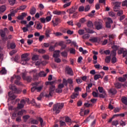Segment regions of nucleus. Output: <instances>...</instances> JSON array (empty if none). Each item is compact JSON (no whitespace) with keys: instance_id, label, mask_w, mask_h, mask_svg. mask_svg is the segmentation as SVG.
<instances>
[{"instance_id":"44","label":"nucleus","mask_w":127,"mask_h":127,"mask_svg":"<svg viewBox=\"0 0 127 127\" xmlns=\"http://www.w3.org/2000/svg\"><path fill=\"white\" fill-rule=\"evenodd\" d=\"M63 91V90H62V89L59 88V87L56 89V92L58 93V94L62 93Z\"/></svg>"},{"instance_id":"3","label":"nucleus","mask_w":127,"mask_h":127,"mask_svg":"<svg viewBox=\"0 0 127 127\" xmlns=\"http://www.w3.org/2000/svg\"><path fill=\"white\" fill-rule=\"evenodd\" d=\"M55 90H56V88H55V85H52L49 87V94H46L45 95V97L46 98H50L53 96V94H54V92H55Z\"/></svg>"},{"instance_id":"24","label":"nucleus","mask_w":127,"mask_h":127,"mask_svg":"<svg viewBox=\"0 0 127 127\" xmlns=\"http://www.w3.org/2000/svg\"><path fill=\"white\" fill-rule=\"evenodd\" d=\"M100 78H103V76L102 77V75L100 74H96L94 77V79L95 81L98 80V79H100Z\"/></svg>"},{"instance_id":"55","label":"nucleus","mask_w":127,"mask_h":127,"mask_svg":"<svg viewBox=\"0 0 127 127\" xmlns=\"http://www.w3.org/2000/svg\"><path fill=\"white\" fill-rule=\"evenodd\" d=\"M60 127H64V126H66V123L64 122L61 121H60Z\"/></svg>"},{"instance_id":"48","label":"nucleus","mask_w":127,"mask_h":127,"mask_svg":"<svg viewBox=\"0 0 127 127\" xmlns=\"http://www.w3.org/2000/svg\"><path fill=\"white\" fill-rule=\"evenodd\" d=\"M86 31L87 32V33H90V34L95 33V31H94V30H91L90 29H86Z\"/></svg>"},{"instance_id":"47","label":"nucleus","mask_w":127,"mask_h":127,"mask_svg":"<svg viewBox=\"0 0 127 127\" xmlns=\"http://www.w3.org/2000/svg\"><path fill=\"white\" fill-rule=\"evenodd\" d=\"M40 20L42 23H45L46 22V19L44 17L40 18Z\"/></svg>"},{"instance_id":"34","label":"nucleus","mask_w":127,"mask_h":127,"mask_svg":"<svg viewBox=\"0 0 127 127\" xmlns=\"http://www.w3.org/2000/svg\"><path fill=\"white\" fill-rule=\"evenodd\" d=\"M90 8H91V6H90L89 5H87L85 6L84 8V11H85V12H87V11H89Z\"/></svg>"},{"instance_id":"49","label":"nucleus","mask_w":127,"mask_h":127,"mask_svg":"<svg viewBox=\"0 0 127 127\" xmlns=\"http://www.w3.org/2000/svg\"><path fill=\"white\" fill-rule=\"evenodd\" d=\"M38 52H39V53H41L42 54H44V53H45V52H46V51H45V50L44 49H39L38 51Z\"/></svg>"},{"instance_id":"7","label":"nucleus","mask_w":127,"mask_h":127,"mask_svg":"<svg viewBox=\"0 0 127 127\" xmlns=\"http://www.w3.org/2000/svg\"><path fill=\"white\" fill-rule=\"evenodd\" d=\"M38 83L37 82H34L32 83V86H36V90H37V92H41V90L43 89V85H42L40 86H38Z\"/></svg>"},{"instance_id":"20","label":"nucleus","mask_w":127,"mask_h":127,"mask_svg":"<svg viewBox=\"0 0 127 127\" xmlns=\"http://www.w3.org/2000/svg\"><path fill=\"white\" fill-rule=\"evenodd\" d=\"M6 9V8L5 7V6L2 5L0 7V13H2V12H4Z\"/></svg>"},{"instance_id":"6","label":"nucleus","mask_w":127,"mask_h":127,"mask_svg":"<svg viewBox=\"0 0 127 127\" xmlns=\"http://www.w3.org/2000/svg\"><path fill=\"white\" fill-rule=\"evenodd\" d=\"M9 88L10 90H12V91H14L15 93H17V94H19L20 93H21V90L17 89V88H16V86H15L10 85L9 86Z\"/></svg>"},{"instance_id":"28","label":"nucleus","mask_w":127,"mask_h":127,"mask_svg":"<svg viewBox=\"0 0 127 127\" xmlns=\"http://www.w3.org/2000/svg\"><path fill=\"white\" fill-rule=\"evenodd\" d=\"M87 26L88 27H90V28H92V27H93L94 25L93 24V22H92V21H89L87 22Z\"/></svg>"},{"instance_id":"8","label":"nucleus","mask_w":127,"mask_h":127,"mask_svg":"<svg viewBox=\"0 0 127 127\" xmlns=\"http://www.w3.org/2000/svg\"><path fill=\"white\" fill-rule=\"evenodd\" d=\"M25 100L22 99L20 101V103L18 104L17 109L20 110V109H22L24 107V105H25Z\"/></svg>"},{"instance_id":"61","label":"nucleus","mask_w":127,"mask_h":127,"mask_svg":"<svg viewBox=\"0 0 127 127\" xmlns=\"http://www.w3.org/2000/svg\"><path fill=\"white\" fill-rule=\"evenodd\" d=\"M67 83L70 85H72V84H73V79L71 78H68L67 79Z\"/></svg>"},{"instance_id":"64","label":"nucleus","mask_w":127,"mask_h":127,"mask_svg":"<svg viewBox=\"0 0 127 127\" xmlns=\"http://www.w3.org/2000/svg\"><path fill=\"white\" fill-rule=\"evenodd\" d=\"M94 67L96 68V69H100V68H102V66H101V65L99 64L94 65Z\"/></svg>"},{"instance_id":"5","label":"nucleus","mask_w":127,"mask_h":127,"mask_svg":"<svg viewBox=\"0 0 127 127\" xmlns=\"http://www.w3.org/2000/svg\"><path fill=\"white\" fill-rule=\"evenodd\" d=\"M65 73H67V75L70 76H73L74 72H73V69L69 66H66L65 67Z\"/></svg>"},{"instance_id":"17","label":"nucleus","mask_w":127,"mask_h":127,"mask_svg":"<svg viewBox=\"0 0 127 127\" xmlns=\"http://www.w3.org/2000/svg\"><path fill=\"white\" fill-rule=\"evenodd\" d=\"M30 13L31 15H33L36 13V9L34 7H32L30 10Z\"/></svg>"},{"instance_id":"57","label":"nucleus","mask_w":127,"mask_h":127,"mask_svg":"<svg viewBox=\"0 0 127 127\" xmlns=\"http://www.w3.org/2000/svg\"><path fill=\"white\" fill-rule=\"evenodd\" d=\"M65 122L66 123H71L72 120L68 117H65Z\"/></svg>"},{"instance_id":"11","label":"nucleus","mask_w":127,"mask_h":127,"mask_svg":"<svg viewBox=\"0 0 127 127\" xmlns=\"http://www.w3.org/2000/svg\"><path fill=\"white\" fill-rule=\"evenodd\" d=\"M53 13L54 14H56L57 15H61V14H65L66 12L56 10L53 11Z\"/></svg>"},{"instance_id":"27","label":"nucleus","mask_w":127,"mask_h":127,"mask_svg":"<svg viewBox=\"0 0 127 127\" xmlns=\"http://www.w3.org/2000/svg\"><path fill=\"white\" fill-rule=\"evenodd\" d=\"M50 33V30L49 29H47L45 32V35L46 37L48 38L50 37V35H49Z\"/></svg>"},{"instance_id":"33","label":"nucleus","mask_w":127,"mask_h":127,"mask_svg":"<svg viewBox=\"0 0 127 127\" xmlns=\"http://www.w3.org/2000/svg\"><path fill=\"white\" fill-rule=\"evenodd\" d=\"M89 38H90V35L88 34H84L82 36L83 39H89Z\"/></svg>"},{"instance_id":"21","label":"nucleus","mask_w":127,"mask_h":127,"mask_svg":"<svg viewBox=\"0 0 127 127\" xmlns=\"http://www.w3.org/2000/svg\"><path fill=\"white\" fill-rule=\"evenodd\" d=\"M8 96H9L10 99L11 100H14V99H16V96L13 94H10V92H8Z\"/></svg>"},{"instance_id":"1","label":"nucleus","mask_w":127,"mask_h":127,"mask_svg":"<svg viewBox=\"0 0 127 127\" xmlns=\"http://www.w3.org/2000/svg\"><path fill=\"white\" fill-rule=\"evenodd\" d=\"M64 107V103H57L54 105L53 111L56 112V114H59L60 113V110H62Z\"/></svg>"},{"instance_id":"62","label":"nucleus","mask_w":127,"mask_h":127,"mask_svg":"<svg viewBox=\"0 0 127 127\" xmlns=\"http://www.w3.org/2000/svg\"><path fill=\"white\" fill-rule=\"evenodd\" d=\"M92 96H93V97H94V98H98V93H97L95 91H93Z\"/></svg>"},{"instance_id":"4","label":"nucleus","mask_w":127,"mask_h":127,"mask_svg":"<svg viewBox=\"0 0 127 127\" xmlns=\"http://www.w3.org/2000/svg\"><path fill=\"white\" fill-rule=\"evenodd\" d=\"M22 75L23 80L27 81V82H28L29 83H30V82H31V80H32V77H31V76H26V73L25 72L22 73Z\"/></svg>"},{"instance_id":"10","label":"nucleus","mask_w":127,"mask_h":127,"mask_svg":"<svg viewBox=\"0 0 127 127\" xmlns=\"http://www.w3.org/2000/svg\"><path fill=\"white\" fill-rule=\"evenodd\" d=\"M121 8V3L119 2H115V5L114 7V11H119Z\"/></svg>"},{"instance_id":"18","label":"nucleus","mask_w":127,"mask_h":127,"mask_svg":"<svg viewBox=\"0 0 127 127\" xmlns=\"http://www.w3.org/2000/svg\"><path fill=\"white\" fill-rule=\"evenodd\" d=\"M122 102L124 104V105H126V106H127V98L123 96L122 99H121Z\"/></svg>"},{"instance_id":"13","label":"nucleus","mask_w":127,"mask_h":127,"mask_svg":"<svg viewBox=\"0 0 127 127\" xmlns=\"http://www.w3.org/2000/svg\"><path fill=\"white\" fill-rule=\"evenodd\" d=\"M117 90L115 88H111L110 89L108 90V93L109 95H116L117 94Z\"/></svg>"},{"instance_id":"46","label":"nucleus","mask_w":127,"mask_h":127,"mask_svg":"<svg viewBox=\"0 0 127 127\" xmlns=\"http://www.w3.org/2000/svg\"><path fill=\"white\" fill-rule=\"evenodd\" d=\"M119 125V121L118 120H115L112 122V126H115L117 127Z\"/></svg>"},{"instance_id":"23","label":"nucleus","mask_w":127,"mask_h":127,"mask_svg":"<svg viewBox=\"0 0 127 127\" xmlns=\"http://www.w3.org/2000/svg\"><path fill=\"white\" fill-rule=\"evenodd\" d=\"M114 85L117 89H121V88H122V84L120 82H116Z\"/></svg>"},{"instance_id":"50","label":"nucleus","mask_w":127,"mask_h":127,"mask_svg":"<svg viewBox=\"0 0 127 127\" xmlns=\"http://www.w3.org/2000/svg\"><path fill=\"white\" fill-rule=\"evenodd\" d=\"M16 47V45H15V43H12L10 44V48L11 49H14Z\"/></svg>"},{"instance_id":"12","label":"nucleus","mask_w":127,"mask_h":127,"mask_svg":"<svg viewBox=\"0 0 127 127\" xmlns=\"http://www.w3.org/2000/svg\"><path fill=\"white\" fill-rule=\"evenodd\" d=\"M95 27L97 30H100L103 28V24L100 22H98L95 24Z\"/></svg>"},{"instance_id":"36","label":"nucleus","mask_w":127,"mask_h":127,"mask_svg":"<svg viewBox=\"0 0 127 127\" xmlns=\"http://www.w3.org/2000/svg\"><path fill=\"white\" fill-rule=\"evenodd\" d=\"M78 33L79 35H83V34L85 33V30L83 29H80L78 30Z\"/></svg>"},{"instance_id":"42","label":"nucleus","mask_w":127,"mask_h":127,"mask_svg":"<svg viewBox=\"0 0 127 127\" xmlns=\"http://www.w3.org/2000/svg\"><path fill=\"white\" fill-rule=\"evenodd\" d=\"M52 16H48L46 17V22H49L51 20Z\"/></svg>"},{"instance_id":"26","label":"nucleus","mask_w":127,"mask_h":127,"mask_svg":"<svg viewBox=\"0 0 127 127\" xmlns=\"http://www.w3.org/2000/svg\"><path fill=\"white\" fill-rule=\"evenodd\" d=\"M39 76H40V77H46V73H45L44 71H42L39 72Z\"/></svg>"},{"instance_id":"43","label":"nucleus","mask_w":127,"mask_h":127,"mask_svg":"<svg viewBox=\"0 0 127 127\" xmlns=\"http://www.w3.org/2000/svg\"><path fill=\"white\" fill-rule=\"evenodd\" d=\"M69 52L71 54H75L76 53V50L73 48H70Z\"/></svg>"},{"instance_id":"52","label":"nucleus","mask_w":127,"mask_h":127,"mask_svg":"<svg viewBox=\"0 0 127 127\" xmlns=\"http://www.w3.org/2000/svg\"><path fill=\"white\" fill-rule=\"evenodd\" d=\"M56 47V45H55V46L53 47L52 46H50L49 50V51H54V48Z\"/></svg>"},{"instance_id":"15","label":"nucleus","mask_w":127,"mask_h":127,"mask_svg":"<svg viewBox=\"0 0 127 127\" xmlns=\"http://www.w3.org/2000/svg\"><path fill=\"white\" fill-rule=\"evenodd\" d=\"M53 57H54V58H58V57H60V51H55L53 55Z\"/></svg>"},{"instance_id":"56","label":"nucleus","mask_w":127,"mask_h":127,"mask_svg":"<svg viewBox=\"0 0 127 127\" xmlns=\"http://www.w3.org/2000/svg\"><path fill=\"white\" fill-rule=\"evenodd\" d=\"M124 51L125 50H123V49H121L119 50L118 51V54H119V55H121V54H123L124 53Z\"/></svg>"},{"instance_id":"38","label":"nucleus","mask_w":127,"mask_h":127,"mask_svg":"<svg viewBox=\"0 0 127 127\" xmlns=\"http://www.w3.org/2000/svg\"><path fill=\"white\" fill-rule=\"evenodd\" d=\"M105 62L106 63H110L111 62V57L110 56H107L106 58L105 59Z\"/></svg>"},{"instance_id":"9","label":"nucleus","mask_w":127,"mask_h":127,"mask_svg":"<svg viewBox=\"0 0 127 127\" xmlns=\"http://www.w3.org/2000/svg\"><path fill=\"white\" fill-rule=\"evenodd\" d=\"M52 22L53 23L54 26H57L61 22V19L59 18H56L55 21H52Z\"/></svg>"},{"instance_id":"25","label":"nucleus","mask_w":127,"mask_h":127,"mask_svg":"<svg viewBox=\"0 0 127 127\" xmlns=\"http://www.w3.org/2000/svg\"><path fill=\"white\" fill-rule=\"evenodd\" d=\"M8 1L10 5H14V4H15V1H16V0H8Z\"/></svg>"},{"instance_id":"59","label":"nucleus","mask_w":127,"mask_h":127,"mask_svg":"<svg viewBox=\"0 0 127 127\" xmlns=\"http://www.w3.org/2000/svg\"><path fill=\"white\" fill-rule=\"evenodd\" d=\"M109 40H110V41H111V40H112V39H114V38H115V35L112 34V35H109Z\"/></svg>"},{"instance_id":"22","label":"nucleus","mask_w":127,"mask_h":127,"mask_svg":"<svg viewBox=\"0 0 127 127\" xmlns=\"http://www.w3.org/2000/svg\"><path fill=\"white\" fill-rule=\"evenodd\" d=\"M38 59H39V56L37 55H34L32 57V60L33 61H37V60H38Z\"/></svg>"},{"instance_id":"51","label":"nucleus","mask_w":127,"mask_h":127,"mask_svg":"<svg viewBox=\"0 0 127 127\" xmlns=\"http://www.w3.org/2000/svg\"><path fill=\"white\" fill-rule=\"evenodd\" d=\"M109 15L110 16H111V17H114V16H116V14L113 11L109 12Z\"/></svg>"},{"instance_id":"14","label":"nucleus","mask_w":127,"mask_h":127,"mask_svg":"<svg viewBox=\"0 0 127 127\" xmlns=\"http://www.w3.org/2000/svg\"><path fill=\"white\" fill-rule=\"evenodd\" d=\"M89 41L95 43L96 42H100L101 41V39L98 38L97 37H93L89 39Z\"/></svg>"},{"instance_id":"2","label":"nucleus","mask_w":127,"mask_h":127,"mask_svg":"<svg viewBox=\"0 0 127 127\" xmlns=\"http://www.w3.org/2000/svg\"><path fill=\"white\" fill-rule=\"evenodd\" d=\"M98 90L99 93H100L99 96V98H102V99H104L107 97V92L105 89H104L103 87L99 86L98 87Z\"/></svg>"},{"instance_id":"41","label":"nucleus","mask_w":127,"mask_h":127,"mask_svg":"<svg viewBox=\"0 0 127 127\" xmlns=\"http://www.w3.org/2000/svg\"><path fill=\"white\" fill-rule=\"evenodd\" d=\"M0 73L2 75H3L4 74H6V70H5V68H2L1 71H0Z\"/></svg>"},{"instance_id":"29","label":"nucleus","mask_w":127,"mask_h":127,"mask_svg":"<svg viewBox=\"0 0 127 127\" xmlns=\"http://www.w3.org/2000/svg\"><path fill=\"white\" fill-rule=\"evenodd\" d=\"M38 120L40 122L41 127H43L44 126L43 124V119L41 117H39Z\"/></svg>"},{"instance_id":"31","label":"nucleus","mask_w":127,"mask_h":127,"mask_svg":"<svg viewBox=\"0 0 127 127\" xmlns=\"http://www.w3.org/2000/svg\"><path fill=\"white\" fill-rule=\"evenodd\" d=\"M63 85H64V86H68V80H66V79L64 78L63 79Z\"/></svg>"},{"instance_id":"40","label":"nucleus","mask_w":127,"mask_h":127,"mask_svg":"<svg viewBox=\"0 0 127 127\" xmlns=\"http://www.w3.org/2000/svg\"><path fill=\"white\" fill-rule=\"evenodd\" d=\"M14 83L16 85H17L18 86H22V83L19 81V80H16Z\"/></svg>"},{"instance_id":"37","label":"nucleus","mask_w":127,"mask_h":127,"mask_svg":"<svg viewBox=\"0 0 127 127\" xmlns=\"http://www.w3.org/2000/svg\"><path fill=\"white\" fill-rule=\"evenodd\" d=\"M29 55V54H24L23 55H21V58L22 59H24L25 58H27L28 57V56Z\"/></svg>"},{"instance_id":"63","label":"nucleus","mask_w":127,"mask_h":127,"mask_svg":"<svg viewBox=\"0 0 127 127\" xmlns=\"http://www.w3.org/2000/svg\"><path fill=\"white\" fill-rule=\"evenodd\" d=\"M112 48L114 49V51H117V50L119 49V47H118L117 45H114L112 47Z\"/></svg>"},{"instance_id":"60","label":"nucleus","mask_w":127,"mask_h":127,"mask_svg":"<svg viewBox=\"0 0 127 127\" xmlns=\"http://www.w3.org/2000/svg\"><path fill=\"white\" fill-rule=\"evenodd\" d=\"M16 12H17V10H14L12 11H11V13L10 14L11 15H12V16H14V14H15V13H16Z\"/></svg>"},{"instance_id":"58","label":"nucleus","mask_w":127,"mask_h":127,"mask_svg":"<svg viewBox=\"0 0 127 127\" xmlns=\"http://www.w3.org/2000/svg\"><path fill=\"white\" fill-rule=\"evenodd\" d=\"M55 62H56V63H60L61 60L59 58H55Z\"/></svg>"},{"instance_id":"32","label":"nucleus","mask_w":127,"mask_h":127,"mask_svg":"<svg viewBox=\"0 0 127 127\" xmlns=\"http://www.w3.org/2000/svg\"><path fill=\"white\" fill-rule=\"evenodd\" d=\"M26 112V111L25 110H22L18 112V116H22L23 113Z\"/></svg>"},{"instance_id":"19","label":"nucleus","mask_w":127,"mask_h":127,"mask_svg":"<svg viewBox=\"0 0 127 127\" xmlns=\"http://www.w3.org/2000/svg\"><path fill=\"white\" fill-rule=\"evenodd\" d=\"M79 96V92L73 93L72 95H71V98L72 99H76V98H78Z\"/></svg>"},{"instance_id":"53","label":"nucleus","mask_w":127,"mask_h":127,"mask_svg":"<svg viewBox=\"0 0 127 127\" xmlns=\"http://www.w3.org/2000/svg\"><path fill=\"white\" fill-rule=\"evenodd\" d=\"M91 120V116H89V117H87L85 120L84 121V124H87L88 122H90Z\"/></svg>"},{"instance_id":"16","label":"nucleus","mask_w":127,"mask_h":127,"mask_svg":"<svg viewBox=\"0 0 127 127\" xmlns=\"http://www.w3.org/2000/svg\"><path fill=\"white\" fill-rule=\"evenodd\" d=\"M29 60H30V58L28 57L23 59H22L21 63L22 64V65H25V64H26V62H27V61H29Z\"/></svg>"},{"instance_id":"35","label":"nucleus","mask_w":127,"mask_h":127,"mask_svg":"<svg viewBox=\"0 0 127 127\" xmlns=\"http://www.w3.org/2000/svg\"><path fill=\"white\" fill-rule=\"evenodd\" d=\"M78 11L80 12L85 11V7L84 6H80L78 8Z\"/></svg>"},{"instance_id":"39","label":"nucleus","mask_w":127,"mask_h":127,"mask_svg":"<svg viewBox=\"0 0 127 127\" xmlns=\"http://www.w3.org/2000/svg\"><path fill=\"white\" fill-rule=\"evenodd\" d=\"M31 125H38V121L35 120H32L31 121Z\"/></svg>"},{"instance_id":"54","label":"nucleus","mask_w":127,"mask_h":127,"mask_svg":"<svg viewBox=\"0 0 127 127\" xmlns=\"http://www.w3.org/2000/svg\"><path fill=\"white\" fill-rule=\"evenodd\" d=\"M112 63H113V64H115V63H117V58H116V57H113L112 59Z\"/></svg>"},{"instance_id":"45","label":"nucleus","mask_w":127,"mask_h":127,"mask_svg":"<svg viewBox=\"0 0 127 127\" xmlns=\"http://www.w3.org/2000/svg\"><path fill=\"white\" fill-rule=\"evenodd\" d=\"M61 54L63 57H67V56H68V53L67 52H63L61 53Z\"/></svg>"},{"instance_id":"30","label":"nucleus","mask_w":127,"mask_h":127,"mask_svg":"<svg viewBox=\"0 0 127 127\" xmlns=\"http://www.w3.org/2000/svg\"><path fill=\"white\" fill-rule=\"evenodd\" d=\"M118 80L120 82H126L127 81V79H126V77L124 76V77H119L118 78Z\"/></svg>"}]
</instances>
